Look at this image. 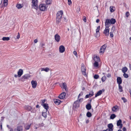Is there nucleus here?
<instances>
[{"mask_svg":"<svg viewBox=\"0 0 131 131\" xmlns=\"http://www.w3.org/2000/svg\"><path fill=\"white\" fill-rule=\"evenodd\" d=\"M63 14V12L62 10H60L57 12L56 18V23L57 24H58L60 21Z\"/></svg>","mask_w":131,"mask_h":131,"instance_id":"nucleus-1","label":"nucleus"},{"mask_svg":"<svg viewBox=\"0 0 131 131\" xmlns=\"http://www.w3.org/2000/svg\"><path fill=\"white\" fill-rule=\"evenodd\" d=\"M32 8H34L36 10L38 9L37 0H32Z\"/></svg>","mask_w":131,"mask_h":131,"instance_id":"nucleus-2","label":"nucleus"},{"mask_svg":"<svg viewBox=\"0 0 131 131\" xmlns=\"http://www.w3.org/2000/svg\"><path fill=\"white\" fill-rule=\"evenodd\" d=\"M39 8L41 11H45L47 10V7L44 4H41L39 6Z\"/></svg>","mask_w":131,"mask_h":131,"instance_id":"nucleus-3","label":"nucleus"},{"mask_svg":"<svg viewBox=\"0 0 131 131\" xmlns=\"http://www.w3.org/2000/svg\"><path fill=\"white\" fill-rule=\"evenodd\" d=\"M81 70L83 74L84 75H86V68L83 64H82L81 67Z\"/></svg>","mask_w":131,"mask_h":131,"instance_id":"nucleus-4","label":"nucleus"},{"mask_svg":"<svg viewBox=\"0 0 131 131\" xmlns=\"http://www.w3.org/2000/svg\"><path fill=\"white\" fill-rule=\"evenodd\" d=\"M111 24L110 21V19H106L105 22V26L106 27L109 28Z\"/></svg>","mask_w":131,"mask_h":131,"instance_id":"nucleus-5","label":"nucleus"},{"mask_svg":"<svg viewBox=\"0 0 131 131\" xmlns=\"http://www.w3.org/2000/svg\"><path fill=\"white\" fill-rule=\"evenodd\" d=\"M30 76L29 74H26L23 76L20 79L21 81H24L25 79H28L30 77Z\"/></svg>","mask_w":131,"mask_h":131,"instance_id":"nucleus-6","label":"nucleus"},{"mask_svg":"<svg viewBox=\"0 0 131 131\" xmlns=\"http://www.w3.org/2000/svg\"><path fill=\"white\" fill-rule=\"evenodd\" d=\"M106 47L107 45L106 44H104L102 46L101 48L100 52L103 53L104 52Z\"/></svg>","mask_w":131,"mask_h":131,"instance_id":"nucleus-7","label":"nucleus"},{"mask_svg":"<svg viewBox=\"0 0 131 131\" xmlns=\"http://www.w3.org/2000/svg\"><path fill=\"white\" fill-rule=\"evenodd\" d=\"M100 28V26H99L96 29V34L95 35V36L96 38L100 36V33L99 31Z\"/></svg>","mask_w":131,"mask_h":131,"instance_id":"nucleus-8","label":"nucleus"},{"mask_svg":"<svg viewBox=\"0 0 131 131\" xmlns=\"http://www.w3.org/2000/svg\"><path fill=\"white\" fill-rule=\"evenodd\" d=\"M59 52L61 53L65 51L64 47L63 45L60 46L59 48Z\"/></svg>","mask_w":131,"mask_h":131,"instance_id":"nucleus-9","label":"nucleus"},{"mask_svg":"<svg viewBox=\"0 0 131 131\" xmlns=\"http://www.w3.org/2000/svg\"><path fill=\"white\" fill-rule=\"evenodd\" d=\"M110 28H109L105 27V29L104 30L103 33L106 36H107L109 34Z\"/></svg>","mask_w":131,"mask_h":131,"instance_id":"nucleus-10","label":"nucleus"},{"mask_svg":"<svg viewBox=\"0 0 131 131\" xmlns=\"http://www.w3.org/2000/svg\"><path fill=\"white\" fill-rule=\"evenodd\" d=\"M31 83L32 88L34 89L36 88L37 85L36 81H35L32 80L31 81Z\"/></svg>","mask_w":131,"mask_h":131,"instance_id":"nucleus-11","label":"nucleus"},{"mask_svg":"<svg viewBox=\"0 0 131 131\" xmlns=\"http://www.w3.org/2000/svg\"><path fill=\"white\" fill-rule=\"evenodd\" d=\"M54 37L55 40L57 42H58L60 41V37L58 34H56L54 36Z\"/></svg>","mask_w":131,"mask_h":131,"instance_id":"nucleus-12","label":"nucleus"},{"mask_svg":"<svg viewBox=\"0 0 131 131\" xmlns=\"http://www.w3.org/2000/svg\"><path fill=\"white\" fill-rule=\"evenodd\" d=\"M66 95V93L64 92H62L59 95V97L60 99H63L65 97Z\"/></svg>","mask_w":131,"mask_h":131,"instance_id":"nucleus-13","label":"nucleus"},{"mask_svg":"<svg viewBox=\"0 0 131 131\" xmlns=\"http://www.w3.org/2000/svg\"><path fill=\"white\" fill-rule=\"evenodd\" d=\"M122 120L120 119L117 121V126H120V128H121L123 127V124L122 123Z\"/></svg>","mask_w":131,"mask_h":131,"instance_id":"nucleus-14","label":"nucleus"},{"mask_svg":"<svg viewBox=\"0 0 131 131\" xmlns=\"http://www.w3.org/2000/svg\"><path fill=\"white\" fill-rule=\"evenodd\" d=\"M23 70L21 69H20L19 70L18 72V77H20L23 74Z\"/></svg>","mask_w":131,"mask_h":131,"instance_id":"nucleus-15","label":"nucleus"},{"mask_svg":"<svg viewBox=\"0 0 131 131\" xmlns=\"http://www.w3.org/2000/svg\"><path fill=\"white\" fill-rule=\"evenodd\" d=\"M73 106L75 108H77L79 107V104L78 100H77L74 102L73 104Z\"/></svg>","mask_w":131,"mask_h":131,"instance_id":"nucleus-16","label":"nucleus"},{"mask_svg":"<svg viewBox=\"0 0 131 131\" xmlns=\"http://www.w3.org/2000/svg\"><path fill=\"white\" fill-rule=\"evenodd\" d=\"M54 103L57 105H59L61 101L58 99H54L53 100Z\"/></svg>","mask_w":131,"mask_h":131,"instance_id":"nucleus-17","label":"nucleus"},{"mask_svg":"<svg viewBox=\"0 0 131 131\" xmlns=\"http://www.w3.org/2000/svg\"><path fill=\"white\" fill-rule=\"evenodd\" d=\"M122 80L120 77H118L117 78V82L118 85H120L122 83Z\"/></svg>","mask_w":131,"mask_h":131,"instance_id":"nucleus-18","label":"nucleus"},{"mask_svg":"<svg viewBox=\"0 0 131 131\" xmlns=\"http://www.w3.org/2000/svg\"><path fill=\"white\" fill-rule=\"evenodd\" d=\"M113 126L112 123H110L108 125V127L111 131H113Z\"/></svg>","mask_w":131,"mask_h":131,"instance_id":"nucleus-19","label":"nucleus"},{"mask_svg":"<svg viewBox=\"0 0 131 131\" xmlns=\"http://www.w3.org/2000/svg\"><path fill=\"white\" fill-rule=\"evenodd\" d=\"M41 71H45L46 72H48L50 70V69L48 67H46L45 68H41Z\"/></svg>","mask_w":131,"mask_h":131,"instance_id":"nucleus-20","label":"nucleus"},{"mask_svg":"<svg viewBox=\"0 0 131 131\" xmlns=\"http://www.w3.org/2000/svg\"><path fill=\"white\" fill-rule=\"evenodd\" d=\"M93 92H91L89 94L86 95L85 96L86 98H88L89 97H91L93 95Z\"/></svg>","mask_w":131,"mask_h":131,"instance_id":"nucleus-21","label":"nucleus"},{"mask_svg":"<svg viewBox=\"0 0 131 131\" xmlns=\"http://www.w3.org/2000/svg\"><path fill=\"white\" fill-rule=\"evenodd\" d=\"M31 125V124H25L24 126L25 129L26 130L29 129Z\"/></svg>","mask_w":131,"mask_h":131,"instance_id":"nucleus-22","label":"nucleus"},{"mask_svg":"<svg viewBox=\"0 0 131 131\" xmlns=\"http://www.w3.org/2000/svg\"><path fill=\"white\" fill-rule=\"evenodd\" d=\"M110 21L111 24H113L116 22V21L115 19L112 18L111 19H110Z\"/></svg>","mask_w":131,"mask_h":131,"instance_id":"nucleus-23","label":"nucleus"},{"mask_svg":"<svg viewBox=\"0 0 131 131\" xmlns=\"http://www.w3.org/2000/svg\"><path fill=\"white\" fill-rule=\"evenodd\" d=\"M42 105L43 106L44 108L47 111V110L48 109V104H43Z\"/></svg>","mask_w":131,"mask_h":131,"instance_id":"nucleus-24","label":"nucleus"},{"mask_svg":"<svg viewBox=\"0 0 131 131\" xmlns=\"http://www.w3.org/2000/svg\"><path fill=\"white\" fill-rule=\"evenodd\" d=\"M25 108V109L28 111H30L32 109L31 107L30 106L28 105L26 106Z\"/></svg>","mask_w":131,"mask_h":131,"instance_id":"nucleus-25","label":"nucleus"},{"mask_svg":"<svg viewBox=\"0 0 131 131\" xmlns=\"http://www.w3.org/2000/svg\"><path fill=\"white\" fill-rule=\"evenodd\" d=\"M102 93V91L101 90H100L98 91L97 93L95 94V97H96L97 96L100 95Z\"/></svg>","mask_w":131,"mask_h":131,"instance_id":"nucleus-26","label":"nucleus"},{"mask_svg":"<svg viewBox=\"0 0 131 131\" xmlns=\"http://www.w3.org/2000/svg\"><path fill=\"white\" fill-rule=\"evenodd\" d=\"M86 108L88 110H90L91 108V106L90 104H88L86 105Z\"/></svg>","mask_w":131,"mask_h":131,"instance_id":"nucleus-27","label":"nucleus"},{"mask_svg":"<svg viewBox=\"0 0 131 131\" xmlns=\"http://www.w3.org/2000/svg\"><path fill=\"white\" fill-rule=\"evenodd\" d=\"M127 68L126 67H125L122 69V71L124 73H125L127 71Z\"/></svg>","mask_w":131,"mask_h":131,"instance_id":"nucleus-28","label":"nucleus"},{"mask_svg":"<svg viewBox=\"0 0 131 131\" xmlns=\"http://www.w3.org/2000/svg\"><path fill=\"white\" fill-rule=\"evenodd\" d=\"M17 130L18 131H22L23 130V127L21 126H19L17 127Z\"/></svg>","mask_w":131,"mask_h":131,"instance_id":"nucleus-29","label":"nucleus"},{"mask_svg":"<svg viewBox=\"0 0 131 131\" xmlns=\"http://www.w3.org/2000/svg\"><path fill=\"white\" fill-rule=\"evenodd\" d=\"M62 87L66 91H67V86L66 85V83L64 82L62 84Z\"/></svg>","mask_w":131,"mask_h":131,"instance_id":"nucleus-30","label":"nucleus"},{"mask_svg":"<svg viewBox=\"0 0 131 131\" xmlns=\"http://www.w3.org/2000/svg\"><path fill=\"white\" fill-rule=\"evenodd\" d=\"M9 38L8 37H4L2 39V40L3 41H8L9 40Z\"/></svg>","mask_w":131,"mask_h":131,"instance_id":"nucleus-31","label":"nucleus"},{"mask_svg":"<svg viewBox=\"0 0 131 131\" xmlns=\"http://www.w3.org/2000/svg\"><path fill=\"white\" fill-rule=\"evenodd\" d=\"M94 60L95 61H99V58L96 56L94 57Z\"/></svg>","mask_w":131,"mask_h":131,"instance_id":"nucleus-32","label":"nucleus"},{"mask_svg":"<svg viewBox=\"0 0 131 131\" xmlns=\"http://www.w3.org/2000/svg\"><path fill=\"white\" fill-rule=\"evenodd\" d=\"M23 6V5L20 4H17L16 5V7L18 9H20Z\"/></svg>","mask_w":131,"mask_h":131,"instance_id":"nucleus-33","label":"nucleus"},{"mask_svg":"<svg viewBox=\"0 0 131 131\" xmlns=\"http://www.w3.org/2000/svg\"><path fill=\"white\" fill-rule=\"evenodd\" d=\"M110 11L111 12H113L115 9V8L114 7L111 6L110 7Z\"/></svg>","mask_w":131,"mask_h":131,"instance_id":"nucleus-34","label":"nucleus"},{"mask_svg":"<svg viewBox=\"0 0 131 131\" xmlns=\"http://www.w3.org/2000/svg\"><path fill=\"white\" fill-rule=\"evenodd\" d=\"M116 117V115L114 114H112L110 116V119H113Z\"/></svg>","mask_w":131,"mask_h":131,"instance_id":"nucleus-35","label":"nucleus"},{"mask_svg":"<svg viewBox=\"0 0 131 131\" xmlns=\"http://www.w3.org/2000/svg\"><path fill=\"white\" fill-rule=\"evenodd\" d=\"M86 115L88 117H91L92 116L91 113L89 112H88L87 113Z\"/></svg>","mask_w":131,"mask_h":131,"instance_id":"nucleus-36","label":"nucleus"},{"mask_svg":"<svg viewBox=\"0 0 131 131\" xmlns=\"http://www.w3.org/2000/svg\"><path fill=\"white\" fill-rule=\"evenodd\" d=\"M117 106H114L112 108V110L114 112L116 111V110L117 109Z\"/></svg>","mask_w":131,"mask_h":131,"instance_id":"nucleus-37","label":"nucleus"},{"mask_svg":"<svg viewBox=\"0 0 131 131\" xmlns=\"http://www.w3.org/2000/svg\"><path fill=\"white\" fill-rule=\"evenodd\" d=\"M119 90L120 92H122L123 91L122 88V86L120 85H118Z\"/></svg>","mask_w":131,"mask_h":131,"instance_id":"nucleus-38","label":"nucleus"},{"mask_svg":"<svg viewBox=\"0 0 131 131\" xmlns=\"http://www.w3.org/2000/svg\"><path fill=\"white\" fill-rule=\"evenodd\" d=\"M98 62V61H95V62L94 63V66L95 67H98V66L99 63Z\"/></svg>","mask_w":131,"mask_h":131,"instance_id":"nucleus-39","label":"nucleus"},{"mask_svg":"<svg viewBox=\"0 0 131 131\" xmlns=\"http://www.w3.org/2000/svg\"><path fill=\"white\" fill-rule=\"evenodd\" d=\"M3 2L4 6H7V5L8 0H4Z\"/></svg>","mask_w":131,"mask_h":131,"instance_id":"nucleus-40","label":"nucleus"},{"mask_svg":"<svg viewBox=\"0 0 131 131\" xmlns=\"http://www.w3.org/2000/svg\"><path fill=\"white\" fill-rule=\"evenodd\" d=\"M51 2V0H47L46 1V3L47 5L50 4Z\"/></svg>","mask_w":131,"mask_h":131,"instance_id":"nucleus-41","label":"nucleus"},{"mask_svg":"<svg viewBox=\"0 0 131 131\" xmlns=\"http://www.w3.org/2000/svg\"><path fill=\"white\" fill-rule=\"evenodd\" d=\"M106 79V77L105 76H103L102 78V82H104Z\"/></svg>","mask_w":131,"mask_h":131,"instance_id":"nucleus-42","label":"nucleus"},{"mask_svg":"<svg viewBox=\"0 0 131 131\" xmlns=\"http://www.w3.org/2000/svg\"><path fill=\"white\" fill-rule=\"evenodd\" d=\"M47 114L45 112H43L42 113V115L44 117L46 118L47 117Z\"/></svg>","mask_w":131,"mask_h":131,"instance_id":"nucleus-43","label":"nucleus"},{"mask_svg":"<svg viewBox=\"0 0 131 131\" xmlns=\"http://www.w3.org/2000/svg\"><path fill=\"white\" fill-rule=\"evenodd\" d=\"M123 76L125 78H128V74L126 73H124L123 74Z\"/></svg>","mask_w":131,"mask_h":131,"instance_id":"nucleus-44","label":"nucleus"},{"mask_svg":"<svg viewBox=\"0 0 131 131\" xmlns=\"http://www.w3.org/2000/svg\"><path fill=\"white\" fill-rule=\"evenodd\" d=\"M94 79H97L99 78V75L97 74H95L94 75Z\"/></svg>","mask_w":131,"mask_h":131,"instance_id":"nucleus-45","label":"nucleus"},{"mask_svg":"<svg viewBox=\"0 0 131 131\" xmlns=\"http://www.w3.org/2000/svg\"><path fill=\"white\" fill-rule=\"evenodd\" d=\"M72 3L71 0H68V4L69 5H70Z\"/></svg>","mask_w":131,"mask_h":131,"instance_id":"nucleus-46","label":"nucleus"},{"mask_svg":"<svg viewBox=\"0 0 131 131\" xmlns=\"http://www.w3.org/2000/svg\"><path fill=\"white\" fill-rule=\"evenodd\" d=\"M115 27L114 26H113L111 29L112 32H114L115 30Z\"/></svg>","mask_w":131,"mask_h":131,"instance_id":"nucleus-47","label":"nucleus"},{"mask_svg":"<svg viewBox=\"0 0 131 131\" xmlns=\"http://www.w3.org/2000/svg\"><path fill=\"white\" fill-rule=\"evenodd\" d=\"M80 10V8L79 7L78 8H77V12L78 13L79 12Z\"/></svg>","mask_w":131,"mask_h":131,"instance_id":"nucleus-48","label":"nucleus"},{"mask_svg":"<svg viewBox=\"0 0 131 131\" xmlns=\"http://www.w3.org/2000/svg\"><path fill=\"white\" fill-rule=\"evenodd\" d=\"M129 15V13L128 12H127L126 13V15L127 17H128Z\"/></svg>","mask_w":131,"mask_h":131,"instance_id":"nucleus-49","label":"nucleus"},{"mask_svg":"<svg viewBox=\"0 0 131 131\" xmlns=\"http://www.w3.org/2000/svg\"><path fill=\"white\" fill-rule=\"evenodd\" d=\"M122 99L123 100L124 102H126V100L125 98L123 97L122 98Z\"/></svg>","mask_w":131,"mask_h":131,"instance_id":"nucleus-50","label":"nucleus"},{"mask_svg":"<svg viewBox=\"0 0 131 131\" xmlns=\"http://www.w3.org/2000/svg\"><path fill=\"white\" fill-rule=\"evenodd\" d=\"M20 37V35L19 33L18 32V34L17 36V39H19Z\"/></svg>","mask_w":131,"mask_h":131,"instance_id":"nucleus-51","label":"nucleus"},{"mask_svg":"<svg viewBox=\"0 0 131 131\" xmlns=\"http://www.w3.org/2000/svg\"><path fill=\"white\" fill-rule=\"evenodd\" d=\"M110 36L111 37H113V32H110Z\"/></svg>","mask_w":131,"mask_h":131,"instance_id":"nucleus-52","label":"nucleus"},{"mask_svg":"<svg viewBox=\"0 0 131 131\" xmlns=\"http://www.w3.org/2000/svg\"><path fill=\"white\" fill-rule=\"evenodd\" d=\"M73 53L75 55V56L77 57V52L76 51H74L73 52Z\"/></svg>","mask_w":131,"mask_h":131,"instance_id":"nucleus-53","label":"nucleus"},{"mask_svg":"<svg viewBox=\"0 0 131 131\" xmlns=\"http://www.w3.org/2000/svg\"><path fill=\"white\" fill-rule=\"evenodd\" d=\"M107 77L109 78L110 77H111V74L110 73H108L107 75Z\"/></svg>","mask_w":131,"mask_h":131,"instance_id":"nucleus-54","label":"nucleus"},{"mask_svg":"<svg viewBox=\"0 0 131 131\" xmlns=\"http://www.w3.org/2000/svg\"><path fill=\"white\" fill-rule=\"evenodd\" d=\"M39 125L40 126H44V124L43 123H42L41 124H40Z\"/></svg>","mask_w":131,"mask_h":131,"instance_id":"nucleus-55","label":"nucleus"},{"mask_svg":"<svg viewBox=\"0 0 131 131\" xmlns=\"http://www.w3.org/2000/svg\"><path fill=\"white\" fill-rule=\"evenodd\" d=\"M83 94V93H80L79 95H78V98H79V97H80V96L81 95H82Z\"/></svg>","mask_w":131,"mask_h":131,"instance_id":"nucleus-56","label":"nucleus"},{"mask_svg":"<svg viewBox=\"0 0 131 131\" xmlns=\"http://www.w3.org/2000/svg\"><path fill=\"white\" fill-rule=\"evenodd\" d=\"M46 101V100L45 99L41 100V102H42V103H44Z\"/></svg>","mask_w":131,"mask_h":131,"instance_id":"nucleus-57","label":"nucleus"},{"mask_svg":"<svg viewBox=\"0 0 131 131\" xmlns=\"http://www.w3.org/2000/svg\"><path fill=\"white\" fill-rule=\"evenodd\" d=\"M41 46L42 47L45 45V44L44 43H41Z\"/></svg>","mask_w":131,"mask_h":131,"instance_id":"nucleus-58","label":"nucleus"},{"mask_svg":"<svg viewBox=\"0 0 131 131\" xmlns=\"http://www.w3.org/2000/svg\"><path fill=\"white\" fill-rule=\"evenodd\" d=\"M34 42L35 43H36L38 42V40L37 39H35L34 40Z\"/></svg>","mask_w":131,"mask_h":131,"instance_id":"nucleus-59","label":"nucleus"},{"mask_svg":"<svg viewBox=\"0 0 131 131\" xmlns=\"http://www.w3.org/2000/svg\"><path fill=\"white\" fill-rule=\"evenodd\" d=\"M123 131H126V128L125 127H123Z\"/></svg>","mask_w":131,"mask_h":131,"instance_id":"nucleus-60","label":"nucleus"},{"mask_svg":"<svg viewBox=\"0 0 131 131\" xmlns=\"http://www.w3.org/2000/svg\"><path fill=\"white\" fill-rule=\"evenodd\" d=\"M99 20L98 19H97L96 20V22L97 23H98L99 22Z\"/></svg>","mask_w":131,"mask_h":131,"instance_id":"nucleus-61","label":"nucleus"},{"mask_svg":"<svg viewBox=\"0 0 131 131\" xmlns=\"http://www.w3.org/2000/svg\"><path fill=\"white\" fill-rule=\"evenodd\" d=\"M7 126L9 129H10V128H11L8 125H7Z\"/></svg>","mask_w":131,"mask_h":131,"instance_id":"nucleus-62","label":"nucleus"},{"mask_svg":"<svg viewBox=\"0 0 131 131\" xmlns=\"http://www.w3.org/2000/svg\"><path fill=\"white\" fill-rule=\"evenodd\" d=\"M83 20L85 22L86 21V18H84L83 19Z\"/></svg>","mask_w":131,"mask_h":131,"instance_id":"nucleus-63","label":"nucleus"},{"mask_svg":"<svg viewBox=\"0 0 131 131\" xmlns=\"http://www.w3.org/2000/svg\"><path fill=\"white\" fill-rule=\"evenodd\" d=\"M129 92L131 96V88L129 90Z\"/></svg>","mask_w":131,"mask_h":131,"instance_id":"nucleus-64","label":"nucleus"}]
</instances>
